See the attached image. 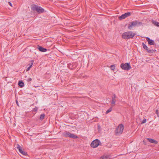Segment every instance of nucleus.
<instances>
[{"label": "nucleus", "mask_w": 159, "mask_h": 159, "mask_svg": "<svg viewBox=\"0 0 159 159\" xmlns=\"http://www.w3.org/2000/svg\"><path fill=\"white\" fill-rule=\"evenodd\" d=\"M68 67L70 69H73V65L72 64H69L68 65Z\"/></svg>", "instance_id": "nucleus-23"}, {"label": "nucleus", "mask_w": 159, "mask_h": 159, "mask_svg": "<svg viewBox=\"0 0 159 159\" xmlns=\"http://www.w3.org/2000/svg\"><path fill=\"white\" fill-rule=\"evenodd\" d=\"M156 113L157 115V116H158V110H157L156 111Z\"/></svg>", "instance_id": "nucleus-26"}, {"label": "nucleus", "mask_w": 159, "mask_h": 159, "mask_svg": "<svg viewBox=\"0 0 159 159\" xmlns=\"http://www.w3.org/2000/svg\"><path fill=\"white\" fill-rule=\"evenodd\" d=\"M45 116V115L43 114H41L40 116V119L41 120H43L44 119Z\"/></svg>", "instance_id": "nucleus-18"}, {"label": "nucleus", "mask_w": 159, "mask_h": 159, "mask_svg": "<svg viewBox=\"0 0 159 159\" xmlns=\"http://www.w3.org/2000/svg\"><path fill=\"white\" fill-rule=\"evenodd\" d=\"M31 8L33 11H36L38 13H40L44 12V9L42 7L34 5L31 7Z\"/></svg>", "instance_id": "nucleus-4"}, {"label": "nucleus", "mask_w": 159, "mask_h": 159, "mask_svg": "<svg viewBox=\"0 0 159 159\" xmlns=\"http://www.w3.org/2000/svg\"><path fill=\"white\" fill-rule=\"evenodd\" d=\"M146 39L147 41L148 42V44L149 45H154V42L153 40L151 39L148 37H147Z\"/></svg>", "instance_id": "nucleus-13"}, {"label": "nucleus", "mask_w": 159, "mask_h": 159, "mask_svg": "<svg viewBox=\"0 0 159 159\" xmlns=\"http://www.w3.org/2000/svg\"><path fill=\"white\" fill-rule=\"evenodd\" d=\"M116 95L115 94H113L112 96V100L111 102V105H114L115 104L116 101Z\"/></svg>", "instance_id": "nucleus-12"}, {"label": "nucleus", "mask_w": 159, "mask_h": 159, "mask_svg": "<svg viewBox=\"0 0 159 159\" xmlns=\"http://www.w3.org/2000/svg\"><path fill=\"white\" fill-rule=\"evenodd\" d=\"M38 108L37 107H35L32 110L33 112H35L36 113L38 110Z\"/></svg>", "instance_id": "nucleus-20"}, {"label": "nucleus", "mask_w": 159, "mask_h": 159, "mask_svg": "<svg viewBox=\"0 0 159 159\" xmlns=\"http://www.w3.org/2000/svg\"><path fill=\"white\" fill-rule=\"evenodd\" d=\"M124 125L122 124L119 125L116 128L115 131V133L116 135H119L121 134L124 129Z\"/></svg>", "instance_id": "nucleus-3"}, {"label": "nucleus", "mask_w": 159, "mask_h": 159, "mask_svg": "<svg viewBox=\"0 0 159 159\" xmlns=\"http://www.w3.org/2000/svg\"><path fill=\"white\" fill-rule=\"evenodd\" d=\"M17 148L19 150V152L21 154L25 156H27L28 154L26 152L23 151L22 149L21 148L19 145L18 144L17 146Z\"/></svg>", "instance_id": "nucleus-9"}, {"label": "nucleus", "mask_w": 159, "mask_h": 159, "mask_svg": "<svg viewBox=\"0 0 159 159\" xmlns=\"http://www.w3.org/2000/svg\"><path fill=\"white\" fill-rule=\"evenodd\" d=\"M146 122V119L145 118H144L143 121L141 122V124H143L145 123Z\"/></svg>", "instance_id": "nucleus-24"}, {"label": "nucleus", "mask_w": 159, "mask_h": 159, "mask_svg": "<svg viewBox=\"0 0 159 159\" xmlns=\"http://www.w3.org/2000/svg\"><path fill=\"white\" fill-rule=\"evenodd\" d=\"M143 24L142 22H139L138 20H135L130 23L128 26V28L129 30H131L133 27H138L143 26Z\"/></svg>", "instance_id": "nucleus-2"}, {"label": "nucleus", "mask_w": 159, "mask_h": 159, "mask_svg": "<svg viewBox=\"0 0 159 159\" xmlns=\"http://www.w3.org/2000/svg\"><path fill=\"white\" fill-rule=\"evenodd\" d=\"M142 44L143 48L147 51V52L149 53L152 52L153 50H149L148 48V47L144 43H142Z\"/></svg>", "instance_id": "nucleus-10"}, {"label": "nucleus", "mask_w": 159, "mask_h": 159, "mask_svg": "<svg viewBox=\"0 0 159 159\" xmlns=\"http://www.w3.org/2000/svg\"><path fill=\"white\" fill-rule=\"evenodd\" d=\"M101 144V143L100 140L98 139H96L91 143L90 146L94 148H97L99 145Z\"/></svg>", "instance_id": "nucleus-7"}, {"label": "nucleus", "mask_w": 159, "mask_h": 159, "mask_svg": "<svg viewBox=\"0 0 159 159\" xmlns=\"http://www.w3.org/2000/svg\"><path fill=\"white\" fill-rule=\"evenodd\" d=\"M112 110V107L110 108L108 110H107L106 112V114H108L109 112H110Z\"/></svg>", "instance_id": "nucleus-21"}, {"label": "nucleus", "mask_w": 159, "mask_h": 159, "mask_svg": "<svg viewBox=\"0 0 159 159\" xmlns=\"http://www.w3.org/2000/svg\"><path fill=\"white\" fill-rule=\"evenodd\" d=\"M33 64V63H32L27 68L26 71H28L30 69V68L32 66Z\"/></svg>", "instance_id": "nucleus-22"}, {"label": "nucleus", "mask_w": 159, "mask_h": 159, "mask_svg": "<svg viewBox=\"0 0 159 159\" xmlns=\"http://www.w3.org/2000/svg\"><path fill=\"white\" fill-rule=\"evenodd\" d=\"M37 48L41 52H45L47 51V49L39 45L38 46Z\"/></svg>", "instance_id": "nucleus-11"}, {"label": "nucleus", "mask_w": 159, "mask_h": 159, "mask_svg": "<svg viewBox=\"0 0 159 159\" xmlns=\"http://www.w3.org/2000/svg\"><path fill=\"white\" fill-rule=\"evenodd\" d=\"M8 4L9 5H10V6H11V7H12V4L10 2H8Z\"/></svg>", "instance_id": "nucleus-27"}, {"label": "nucleus", "mask_w": 159, "mask_h": 159, "mask_svg": "<svg viewBox=\"0 0 159 159\" xmlns=\"http://www.w3.org/2000/svg\"><path fill=\"white\" fill-rule=\"evenodd\" d=\"M64 136L66 137H68L74 139H76L78 138L77 136L73 134L70 133L69 132L66 131L63 133Z\"/></svg>", "instance_id": "nucleus-6"}, {"label": "nucleus", "mask_w": 159, "mask_h": 159, "mask_svg": "<svg viewBox=\"0 0 159 159\" xmlns=\"http://www.w3.org/2000/svg\"><path fill=\"white\" fill-rule=\"evenodd\" d=\"M120 67L125 70H129L131 68L130 63H128L121 64Z\"/></svg>", "instance_id": "nucleus-5"}, {"label": "nucleus", "mask_w": 159, "mask_h": 159, "mask_svg": "<svg viewBox=\"0 0 159 159\" xmlns=\"http://www.w3.org/2000/svg\"><path fill=\"white\" fill-rule=\"evenodd\" d=\"M18 84L20 88H22L24 86V84L22 81H19L18 82Z\"/></svg>", "instance_id": "nucleus-16"}, {"label": "nucleus", "mask_w": 159, "mask_h": 159, "mask_svg": "<svg viewBox=\"0 0 159 159\" xmlns=\"http://www.w3.org/2000/svg\"><path fill=\"white\" fill-rule=\"evenodd\" d=\"M31 80H32V79H31V78H28V79H27V81L28 82H30V81H31Z\"/></svg>", "instance_id": "nucleus-25"}, {"label": "nucleus", "mask_w": 159, "mask_h": 159, "mask_svg": "<svg viewBox=\"0 0 159 159\" xmlns=\"http://www.w3.org/2000/svg\"><path fill=\"white\" fill-rule=\"evenodd\" d=\"M131 15V13L130 12H128L125 13L124 14L118 17V19L120 20H121Z\"/></svg>", "instance_id": "nucleus-8"}, {"label": "nucleus", "mask_w": 159, "mask_h": 159, "mask_svg": "<svg viewBox=\"0 0 159 159\" xmlns=\"http://www.w3.org/2000/svg\"><path fill=\"white\" fill-rule=\"evenodd\" d=\"M136 34L132 31H128L123 33L122 35V38L124 39H133Z\"/></svg>", "instance_id": "nucleus-1"}, {"label": "nucleus", "mask_w": 159, "mask_h": 159, "mask_svg": "<svg viewBox=\"0 0 159 159\" xmlns=\"http://www.w3.org/2000/svg\"><path fill=\"white\" fill-rule=\"evenodd\" d=\"M147 139L151 143H152L154 144H157L158 143V142L154 139L151 138H147Z\"/></svg>", "instance_id": "nucleus-14"}, {"label": "nucleus", "mask_w": 159, "mask_h": 159, "mask_svg": "<svg viewBox=\"0 0 159 159\" xmlns=\"http://www.w3.org/2000/svg\"><path fill=\"white\" fill-rule=\"evenodd\" d=\"M16 102L17 105L18 106H19L18 103V101L17 100H16Z\"/></svg>", "instance_id": "nucleus-28"}, {"label": "nucleus", "mask_w": 159, "mask_h": 159, "mask_svg": "<svg viewBox=\"0 0 159 159\" xmlns=\"http://www.w3.org/2000/svg\"><path fill=\"white\" fill-rule=\"evenodd\" d=\"M116 66L115 65H112L110 66V67L112 70H114Z\"/></svg>", "instance_id": "nucleus-19"}, {"label": "nucleus", "mask_w": 159, "mask_h": 159, "mask_svg": "<svg viewBox=\"0 0 159 159\" xmlns=\"http://www.w3.org/2000/svg\"><path fill=\"white\" fill-rule=\"evenodd\" d=\"M99 159H110V157L109 156L104 155L101 157Z\"/></svg>", "instance_id": "nucleus-15"}, {"label": "nucleus", "mask_w": 159, "mask_h": 159, "mask_svg": "<svg viewBox=\"0 0 159 159\" xmlns=\"http://www.w3.org/2000/svg\"><path fill=\"white\" fill-rule=\"evenodd\" d=\"M152 22L155 26L159 27V22L153 20H152Z\"/></svg>", "instance_id": "nucleus-17"}]
</instances>
